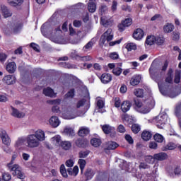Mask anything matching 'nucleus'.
Instances as JSON below:
<instances>
[{
    "label": "nucleus",
    "mask_w": 181,
    "mask_h": 181,
    "mask_svg": "<svg viewBox=\"0 0 181 181\" xmlns=\"http://www.w3.org/2000/svg\"><path fill=\"white\" fill-rule=\"evenodd\" d=\"M149 73L151 78L156 81V83H158V88L160 90V93L163 95H168V90L169 89V87L173 84V77H172V74H173V70L169 69L168 72L167 74V77L165 78V82L162 83V81L160 80V78H158L155 76L153 74V67L151 66L149 69Z\"/></svg>",
    "instance_id": "obj_1"
},
{
    "label": "nucleus",
    "mask_w": 181,
    "mask_h": 181,
    "mask_svg": "<svg viewBox=\"0 0 181 181\" xmlns=\"http://www.w3.org/2000/svg\"><path fill=\"white\" fill-rule=\"evenodd\" d=\"M87 103L86 100L82 99L78 100L76 103L73 105V108L70 109H62V117L64 119H74V118H77V117H81V115L77 112V110L78 108H81V107H84V105Z\"/></svg>",
    "instance_id": "obj_2"
},
{
    "label": "nucleus",
    "mask_w": 181,
    "mask_h": 181,
    "mask_svg": "<svg viewBox=\"0 0 181 181\" xmlns=\"http://www.w3.org/2000/svg\"><path fill=\"white\" fill-rule=\"evenodd\" d=\"M16 158H18V153L13 154L11 160L8 165V167L10 169V171L13 172V176H17L18 179H25V174L22 172L21 166H19L18 164H14L15 159H16Z\"/></svg>",
    "instance_id": "obj_3"
},
{
    "label": "nucleus",
    "mask_w": 181,
    "mask_h": 181,
    "mask_svg": "<svg viewBox=\"0 0 181 181\" xmlns=\"http://www.w3.org/2000/svg\"><path fill=\"white\" fill-rule=\"evenodd\" d=\"M154 105L155 100H151V102L147 100L144 104L139 100H135V110L140 114H148L153 108Z\"/></svg>",
    "instance_id": "obj_4"
},
{
    "label": "nucleus",
    "mask_w": 181,
    "mask_h": 181,
    "mask_svg": "<svg viewBox=\"0 0 181 181\" xmlns=\"http://www.w3.org/2000/svg\"><path fill=\"white\" fill-rule=\"evenodd\" d=\"M153 122H155L157 127L160 129H163V127L168 122V115L160 114L153 119Z\"/></svg>",
    "instance_id": "obj_5"
},
{
    "label": "nucleus",
    "mask_w": 181,
    "mask_h": 181,
    "mask_svg": "<svg viewBox=\"0 0 181 181\" xmlns=\"http://www.w3.org/2000/svg\"><path fill=\"white\" fill-rule=\"evenodd\" d=\"M114 39L112 29L108 28L100 37V45H105V42H111Z\"/></svg>",
    "instance_id": "obj_6"
},
{
    "label": "nucleus",
    "mask_w": 181,
    "mask_h": 181,
    "mask_svg": "<svg viewBox=\"0 0 181 181\" xmlns=\"http://www.w3.org/2000/svg\"><path fill=\"white\" fill-rule=\"evenodd\" d=\"M26 144L28 148H39L40 143L37 141L35 136L33 134H28L26 136Z\"/></svg>",
    "instance_id": "obj_7"
},
{
    "label": "nucleus",
    "mask_w": 181,
    "mask_h": 181,
    "mask_svg": "<svg viewBox=\"0 0 181 181\" xmlns=\"http://www.w3.org/2000/svg\"><path fill=\"white\" fill-rule=\"evenodd\" d=\"M0 138L4 145H6V146L11 145V137H9V135H8V133L4 129H0Z\"/></svg>",
    "instance_id": "obj_8"
},
{
    "label": "nucleus",
    "mask_w": 181,
    "mask_h": 181,
    "mask_svg": "<svg viewBox=\"0 0 181 181\" xmlns=\"http://www.w3.org/2000/svg\"><path fill=\"white\" fill-rule=\"evenodd\" d=\"M23 26V24H22V22L16 20L11 23L10 29H11V30H13L14 33H18V32H20V30L22 29Z\"/></svg>",
    "instance_id": "obj_9"
},
{
    "label": "nucleus",
    "mask_w": 181,
    "mask_h": 181,
    "mask_svg": "<svg viewBox=\"0 0 181 181\" xmlns=\"http://www.w3.org/2000/svg\"><path fill=\"white\" fill-rule=\"evenodd\" d=\"M2 81L7 86H12L16 83V77L13 75H7L3 78Z\"/></svg>",
    "instance_id": "obj_10"
},
{
    "label": "nucleus",
    "mask_w": 181,
    "mask_h": 181,
    "mask_svg": "<svg viewBox=\"0 0 181 181\" xmlns=\"http://www.w3.org/2000/svg\"><path fill=\"white\" fill-rule=\"evenodd\" d=\"M0 12H1L2 16H4L5 19H6V18H11V16H12V11H11L9 8H8V6L4 4L0 5Z\"/></svg>",
    "instance_id": "obj_11"
},
{
    "label": "nucleus",
    "mask_w": 181,
    "mask_h": 181,
    "mask_svg": "<svg viewBox=\"0 0 181 181\" xmlns=\"http://www.w3.org/2000/svg\"><path fill=\"white\" fill-rule=\"evenodd\" d=\"M114 21L111 19V17L108 16H102L100 18V23L105 28H108L110 26H112Z\"/></svg>",
    "instance_id": "obj_12"
},
{
    "label": "nucleus",
    "mask_w": 181,
    "mask_h": 181,
    "mask_svg": "<svg viewBox=\"0 0 181 181\" xmlns=\"http://www.w3.org/2000/svg\"><path fill=\"white\" fill-rule=\"evenodd\" d=\"M38 141L43 142L46 139V134H45V131L42 129H37L35 132V134H33Z\"/></svg>",
    "instance_id": "obj_13"
},
{
    "label": "nucleus",
    "mask_w": 181,
    "mask_h": 181,
    "mask_svg": "<svg viewBox=\"0 0 181 181\" xmlns=\"http://www.w3.org/2000/svg\"><path fill=\"white\" fill-rule=\"evenodd\" d=\"M145 36V32L141 28H137L134 31L133 37L136 40H142Z\"/></svg>",
    "instance_id": "obj_14"
},
{
    "label": "nucleus",
    "mask_w": 181,
    "mask_h": 181,
    "mask_svg": "<svg viewBox=\"0 0 181 181\" xmlns=\"http://www.w3.org/2000/svg\"><path fill=\"white\" fill-rule=\"evenodd\" d=\"M46 30H53V28L50 27V23H44L42 27H41V32L43 36H50L52 35V33H46Z\"/></svg>",
    "instance_id": "obj_15"
},
{
    "label": "nucleus",
    "mask_w": 181,
    "mask_h": 181,
    "mask_svg": "<svg viewBox=\"0 0 181 181\" xmlns=\"http://www.w3.org/2000/svg\"><path fill=\"white\" fill-rule=\"evenodd\" d=\"M100 80L103 84H108L112 80V76L110 74H103L100 77Z\"/></svg>",
    "instance_id": "obj_16"
},
{
    "label": "nucleus",
    "mask_w": 181,
    "mask_h": 181,
    "mask_svg": "<svg viewBox=\"0 0 181 181\" xmlns=\"http://www.w3.org/2000/svg\"><path fill=\"white\" fill-rule=\"evenodd\" d=\"M11 115L15 118H23L25 113L11 106Z\"/></svg>",
    "instance_id": "obj_17"
},
{
    "label": "nucleus",
    "mask_w": 181,
    "mask_h": 181,
    "mask_svg": "<svg viewBox=\"0 0 181 181\" xmlns=\"http://www.w3.org/2000/svg\"><path fill=\"white\" fill-rule=\"evenodd\" d=\"M69 35L71 36H74L75 35H77V36H79V37H84L86 36V33H83L81 31L76 32V29H74L73 26H71V24H69ZM82 33V34H81Z\"/></svg>",
    "instance_id": "obj_18"
},
{
    "label": "nucleus",
    "mask_w": 181,
    "mask_h": 181,
    "mask_svg": "<svg viewBox=\"0 0 181 181\" xmlns=\"http://www.w3.org/2000/svg\"><path fill=\"white\" fill-rule=\"evenodd\" d=\"M6 69L8 73L10 74H13L15 71H16V63L15 62H9L6 66Z\"/></svg>",
    "instance_id": "obj_19"
},
{
    "label": "nucleus",
    "mask_w": 181,
    "mask_h": 181,
    "mask_svg": "<svg viewBox=\"0 0 181 181\" xmlns=\"http://www.w3.org/2000/svg\"><path fill=\"white\" fill-rule=\"evenodd\" d=\"M25 142H26V137L24 136L19 137L15 142L14 146L17 148V149H21L23 145H25Z\"/></svg>",
    "instance_id": "obj_20"
},
{
    "label": "nucleus",
    "mask_w": 181,
    "mask_h": 181,
    "mask_svg": "<svg viewBox=\"0 0 181 181\" xmlns=\"http://www.w3.org/2000/svg\"><path fill=\"white\" fill-rule=\"evenodd\" d=\"M43 94H45L46 97H50L51 98H53L56 97L57 93H54V90H53V89H52L50 87H47L44 88Z\"/></svg>",
    "instance_id": "obj_21"
},
{
    "label": "nucleus",
    "mask_w": 181,
    "mask_h": 181,
    "mask_svg": "<svg viewBox=\"0 0 181 181\" xmlns=\"http://www.w3.org/2000/svg\"><path fill=\"white\" fill-rule=\"evenodd\" d=\"M49 122L53 128H57L60 125V120L57 116H52L49 120Z\"/></svg>",
    "instance_id": "obj_22"
},
{
    "label": "nucleus",
    "mask_w": 181,
    "mask_h": 181,
    "mask_svg": "<svg viewBox=\"0 0 181 181\" xmlns=\"http://www.w3.org/2000/svg\"><path fill=\"white\" fill-rule=\"evenodd\" d=\"M154 159L159 161L166 160L168 159V154L163 152L156 153L154 154Z\"/></svg>",
    "instance_id": "obj_23"
},
{
    "label": "nucleus",
    "mask_w": 181,
    "mask_h": 181,
    "mask_svg": "<svg viewBox=\"0 0 181 181\" xmlns=\"http://www.w3.org/2000/svg\"><path fill=\"white\" fill-rule=\"evenodd\" d=\"M142 76L141 75H135L130 80L131 86H138L141 83Z\"/></svg>",
    "instance_id": "obj_24"
},
{
    "label": "nucleus",
    "mask_w": 181,
    "mask_h": 181,
    "mask_svg": "<svg viewBox=\"0 0 181 181\" xmlns=\"http://www.w3.org/2000/svg\"><path fill=\"white\" fill-rule=\"evenodd\" d=\"M51 142L54 146H60L62 145V137L60 135L54 136L51 139Z\"/></svg>",
    "instance_id": "obj_25"
},
{
    "label": "nucleus",
    "mask_w": 181,
    "mask_h": 181,
    "mask_svg": "<svg viewBox=\"0 0 181 181\" xmlns=\"http://www.w3.org/2000/svg\"><path fill=\"white\" fill-rule=\"evenodd\" d=\"M75 144L78 148H84V146H87V145H88V141L84 139H78L75 141Z\"/></svg>",
    "instance_id": "obj_26"
},
{
    "label": "nucleus",
    "mask_w": 181,
    "mask_h": 181,
    "mask_svg": "<svg viewBox=\"0 0 181 181\" xmlns=\"http://www.w3.org/2000/svg\"><path fill=\"white\" fill-rule=\"evenodd\" d=\"M131 109V102L129 101H124L121 104V110L123 112H127Z\"/></svg>",
    "instance_id": "obj_27"
},
{
    "label": "nucleus",
    "mask_w": 181,
    "mask_h": 181,
    "mask_svg": "<svg viewBox=\"0 0 181 181\" xmlns=\"http://www.w3.org/2000/svg\"><path fill=\"white\" fill-rule=\"evenodd\" d=\"M102 129L105 134H111V132H115V128L108 124L102 126Z\"/></svg>",
    "instance_id": "obj_28"
},
{
    "label": "nucleus",
    "mask_w": 181,
    "mask_h": 181,
    "mask_svg": "<svg viewBox=\"0 0 181 181\" xmlns=\"http://www.w3.org/2000/svg\"><path fill=\"white\" fill-rule=\"evenodd\" d=\"M174 29L175 25L170 23H168L163 26V30L165 33H170L171 32H173Z\"/></svg>",
    "instance_id": "obj_29"
},
{
    "label": "nucleus",
    "mask_w": 181,
    "mask_h": 181,
    "mask_svg": "<svg viewBox=\"0 0 181 181\" xmlns=\"http://www.w3.org/2000/svg\"><path fill=\"white\" fill-rule=\"evenodd\" d=\"M78 134L79 136H86L90 134V129L86 127H82L78 130Z\"/></svg>",
    "instance_id": "obj_30"
},
{
    "label": "nucleus",
    "mask_w": 181,
    "mask_h": 181,
    "mask_svg": "<svg viewBox=\"0 0 181 181\" xmlns=\"http://www.w3.org/2000/svg\"><path fill=\"white\" fill-rule=\"evenodd\" d=\"M155 42H156V37L154 35H148L146 40V45L148 46H152V45H155Z\"/></svg>",
    "instance_id": "obj_31"
},
{
    "label": "nucleus",
    "mask_w": 181,
    "mask_h": 181,
    "mask_svg": "<svg viewBox=\"0 0 181 181\" xmlns=\"http://www.w3.org/2000/svg\"><path fill=\"white\" fill-rule=\"evenodd\" d=\"M24 0H7L10 6H21L23 4Z\"/></svg>",
    "instance_id": "obj_32"
},
{
    "label": "nucleus",
    "mask_w": 181,
    "mask_h": 181,
    "mask_svg": "<svg viewBox=\"0 0 181 181\" xmlns=\"http://www.w3.org/2000/svg\"><path fill=\"white\" fill-rule=\"evenodd\" d=\"M88 10L91 13H94L97 11V4L94 1H89L88 4Z\"/></svg>",
    "instance_id": "obj_33"
},
{
    "label": "nucleus",
    "mask_w": 181,
    "mask_h": 181,
    "mask_svg": "<svg viewBox=\"0 0 181 181\" xmlns=\"http://www.w3.org/2000/svg\"><path fill=\"white\" fill-rule=\"evenodd\" d=\"M64 134L68 136H73V135H74V129L69 126H66L64 129Z\"/></svg>",
    "instance_id": "obj_34"
},
{
    "label": "nucleus",
    "mask_w": 181,
    "mask_h": 181,
    "mask_svg": "<svg viewBox=\"0 0 181 181\" xmlns=\"http://www.w3.org/2000/svg\"><path fill=\"white\" fill-rule=\"evenodd\" d=\"M67 172L70 176H77L78 175V166L76 165L74 168H69Z\"/></svg>",
    "instance_id": "obj_35"
},
{
    "label": "nucleus",
    "mask_w": 181,
    "mask_h": 181,
    "mask_svg": "<svg viewBox=\"0 0 181 181\" xmlns=\"http://www.w3.org/2000/svg\"><path fill=\"white\" fill-rule=\"evenodd\" d=\"M90 144L95 148H98L101 145V139L100 138H93L90 140Z\"/></svg>",
    "instance_id": "obj_36"
},
{
    "label": "nucleus",
    "mask_w": 181,
    "mask_h": 181,
    "mask_svg": "<svg viewBox=\"0 0 181 181\" xmlns=\"http://www.w3.org/2000/svg\"><path fill=\"white\" fill-rule=\"evenodd\" d=\"M141 138L144 141H149L152 138V134L151 132L144 131L141 134Z\"/></svg>",
    "instance_id": "obj_37"
},
{
    "label": "nucleus",
    "mask_w": 181,
    "mask_h": 181,
    "mask_svg": "<svg viewBox=\"0 0 181 181\" xmlns=\"http://www.w3.org/2000/svg\"><path fill=\"white\" fill-rule=\"evenodd\" d=\"M61 146L64 151H69L71 148V142L69 141H62L61 143Z\"/></svg>",
    "instance_id": "obj_38"
},
{
    "label": "nucleus",
    "mask_w": 181,
    "mask_h": 181,
    "mask_svg": "<svg viewBox=\"0 0 181 181\" xmlns=\"http://www.w3.org/2000/svg\"><path fill=\"white\" fill-rule=\"evenodd\" d=\"M96 105L99 110H101L102 108H104L105 105V101L103 98H97Z\"/></svg>",
    "instance_id": "obj_39"
},
{
    "label": "nucleus",
    "mask_w": 181,
    "mask_h": 181,
    "mask_svg": "<svg viewBox=\"0 0 181 181\" xmlns=\"http://www.w3.org/2000/svg\"><path fill=\"white\" fill-rule=\"evenodd\" d=\"M118 148V144L115 141H109L107 143V148L110 150L117 149Z\"/></svg>",
    "instance_id": "obj_40"
},
{
    "label": "nucleus",
    "mask_w": 181,
    "mask_h": 181,
    "mask_svg": "<svg viewBox=\"0 0 181 181\" xmlns=\"http://www.w3.org/2000/svg\"><path fill=\"white\" fill-rule=\"evenodd\" d=\"M125 48L128 52H131L132 50H136V44L134 42H129L126 45Z\"/></svg>",
    "instance_id": "obj_41"
},
{
    "label": "nucleus",
    "mask_w": 181,
    "mask_h": 181,
    "mask_svg": "<svg viewBox=\"0 0 181 181\" xmlns=\"http://www.w3.org/2000/svg\"><path fill=\"white\" fill-rule=\"evenodd\" d=\"M154 140L156 142L162 144V142H163V141H165V137H163L162 136V134L157 133L154 135Z\"/></svg>",
    "instance_id": "obj_42"
},
{
    "label": "nucleus",
    "mask_w": 181,
    "mask_h": 181,
    "mask_svg": "<svg viewBox=\"0 0 181 181\" xmlns=\"http://www.w3.org/2000/svg\"><path fill=\"white\" fill-rule=\"evenodd\" d=\"M155 156H146L145 157V162L149 165H153V163H155Z\"/></svg>",
    "instance_id": "obj_43"
},
{
    "label": "nucleus",
    "mask_w": 181,
    "mask_h": 181,
    "mask_svg": "<svg viewBox=\"0 0 181 181\" xmlns=\"http://www.w3.org/2000/svg\"><path fill=\"white\" fill-rule=\"evenodd\" d=\"M170 176H174V175L175 176H181V168L179 166H177L175 169H174V174L173 173L168 172Z\"/></svg>",
    "instance_id": "obj_44"
},
{
    "label": "nucleus",
    "mask_w": 181,
    "mask_h": 181,
    "mask_svg": "<svg viewBox=\"0 0 181 181\" xmlns=\"http://www.w3.org/2000/svg\"><path fill=\"white\" fill-rule=\"evenodd\" d=\"M93 46H94V42L93 41H89L83 48V50L85 52H88V50H91L93 49Z\"/></svg>",
    "instance_id": "obj_45"
},
{
    "label": "nucleus",
    "mask_w": 181,
    "mask_h": 181,
    "mask_svg": "<svg viewBox=\"0 0 181 181\" xmlns=\"http://www.w3.org/2000/svg\"><path fill=\"white\" fill-rule=\"evenodd\" d=\"M78 163L79 165L81 172V173H83V171L84 170V168H86V160L79 159L78 161Z\"/></svg>",
    "instance_id": "obj_46"
},
{
    "label": "nucleus",
    "mask_w": 181,
    "mask_h": 181,
    "mask_svg": "<svg viewBox=\"0 0 181 181\" xmlns=\"http://www.w3.org/2000/svg\"><path fill=\"white\" fill-rule=\"evenodd\" d=\"M107 11H108V7H107L106 5H102L99 8V13H100V15H105V13H107Z\"/></svg>",
    "instance_id": "obj_47"
},
{
    "label": "nucleus",
    "mask_w": 181,
    "mask_h": 181,
    "mask_svg": "<svg viewBox=\"0 0 181 181\" xmlns=\"http://www.w3.org/2000/svg\"><path fill=\"white\" fill-rule=\"evenodd\" d=\"M134 95H136V97L142 98L144 97V90L141 88L135 89L134 91Z\"/></svg>",
    "instance_id": "obj_48"
},
{
    "label": "nucleus",
    "mask_w": 181,
    "mask_h": 181,
    "mask_svg": "<svg viewBox=\"0 0 181 181\" xmlns=\"http://www.w3.org/2000/svg\"><path fill=\"white\" fill-rule=\"evenodd\" d=\"M132 132H134V134H138V132L141 131V126H139V124H132Z\"/></svg>",
    "instance_id": "obj_49"
},
{
    "label": "nucleus",
    "mask_w": 181,
    "mask_h": 181,
    "mask_svg": "<svg viewBox=\"0 0 181 181\" xmlns=\"http://www.w3.org/2000/svg\"><path fill=\"white\" fill-rule=\"evenodd\" d=\"M47 104H50V105H60V103H62V100L60 99H55L47 100Z\"/></svg>",
    "instance_id": "obj_50"
},
{
    "label": "nucleus",
    "mask_w": 181,
    "mask_h": 181,
    "mask_svg": "<svg viewBox=\"0 0 181 181\" xmlns=\"http://www.w3.org/2000/svg\"><path fill=\"white\" fill-rule=\"evenodd\" d=\"M60 173L62 175L63 177H67V170H66L64 164H62L60 166Z\"/></svg>",
    "instance_id": "obj_51"
},
{
    "label": "nucleus",
    "mask_w": 181,
    "mask_h": 181,
    "mask_svg": "<svg viewBox=\"0 0 181 181\" xmlns=\"http://www.w3.org/2000/svg\"><path fill=\"white\" fill-rule=\"evenodd\" d=\"M74 97V89H71L64 95V98H73Z\"/></svg>",
    "instance_id": "obj_52"
},
{
    "label": "nucleus",
    "mask_w": 181,
    "mask_h": 181,
    "mask_svg": "<svg viewBox=\"0 0 181 181\" xmlns=\"http://www.w3.org/2000/svg\"><path fill=\"white\" fill-rule=\"evenodd\" d=\"M126 28L128 26H131L132 25V18H126L124 21L122 22Z\"/></svg>",
    "instance_id": "obj_53"
},
{
    "label": "nucleus",
    "mask_w": 181,
    "mask_h": 181,
    "mask_svg": "<svg viewBox=\"0 0 181 181\" xmlns=\"http://www.w3.org/2000/svg\"><path fill=\"white\" fill-rule=\"evenodd\" d=\"M83 8H86V6L82 3H78L73 6V9H75V11H79V9H83Z\"/></svg>",
    "instance_id": "obj_54"
},
{
    "label": "nucleus",
    "mask_w": 181,
    "mask_h": 181,
    "mask_svg": "<svg viewBox=\"0 0 181 181\" xmlns=\"http://www.w3.org/2000/svg\"><path fill=\"white\" fill-rule=\"evenodd\" d=\"M90 152L86 151H81L78 153V156L81 159H84L86 158V156H88V154Z\"/></svg>",
    "instance_id": "obj_55"
},
{
    "label": "nucleus",
    "mask_w": 181,
    "mask_h": 181,
    "mask_svg": "<svg viewBox=\"0 0 181 181\" xmlns=\"http://www.w3.org/2000/svg\"><path fill=\"white\" fill-rule=\"evenodd\" d=\"M174 81L176 83V84L180 83V71H177L175 72Z\"/></svg>",
    "instance_id": "obj_56"
},
{
    "label": "nucleus",
    "mask_w": 181,
    "mask_h": 181,
    "mask_svg": "<svg viewBox=\"0 0 181 181\" xmlns=\"http://www.w3.org/2000/svg\"><path fill=\"white\" fill-rule=\"evenodd\" d=\"M112 73L115 74V76H119L121 73H122V69L116 67L112 70Z\"/></svg>",
    "instance_id": "obj_57"
},
{
    "label": "nucleus",
    "mask_w": 181,
    "mask_h": 181,
    "mask_svg": "<svg viewBox=\"0 0 181 181\" xmlns=\"http://www.w3.org/2000/svg\"><path fill=\"white\" fill-rule=\"evenodd\" d=\"M125 140L130 145H132V144H134V139H132V136H131V135H129V134H126L125 135Z\"/></svg>",
    "instance_id": "obj_58"
},
{
    "label": "nucleus",
    "mask_w": 181,
    "mask_h": 181,
    "mask_svg": "<svg viewBox=\"0 0 181 181\" xmlns=\"http://www.w3.org/2000/svg\"><path fill=\"white\" fill-rule=\"evenodd\" d=\"M65 165L67 168H73V166H74V160L69 159L66 160Z\"/></svg>",
    "instance_id": "obj_59"
},
{
    "label": "nucleus",
    "mask_w": 181,
    "mask_h": 181,
    "mask_svg": "<svg viewBox=\"0 0 181 181\" xmlns=\"http://www.w3.org/2000/svg\"><path fill=\"white\" fill-rule=\"evenodd\" d=\"M175 115L178 118H180V115H181V105H177L176 107V108H175Z\"/></svg>",
    "instance_id": "obj_60"
},
{
    "label": "nucleus",
    "mask_w": 181,
    "mask_h": 181,
    "mask_svg": "<svg viewBox=\"0 0 181 181\" xmlns=\"http://www.w3.org/2000/svg\"><path fill=\"white\" fill-rule=\"evenodd\" d=\"M54 36H59V35H62V29H60V26H57L54 28Z\"/></svg>",
    "instance_id": "obj_61"
},
{
    "label": "nucleus",
    "mask_w": 181,
    "mask_h": 181,
    "mask_svg": "<svg viewBox=\"0 0 181 181\" xmlns=\"http://www.w3.org/2000/svg\"><path fill=\"white\" fill-rule=\"evenodd\" d=\"M52 41L54 42V43H58L59 45H63V43H64V41H63L62 37L52 38Z\"/></svg>",
    "instance_id": "obj_62"
},
{
    "label": "nucleus",
    "mask_w": 181,
    "mask_h": 181,
    "mask_svg": "<svg viewBox=\"0 0 181 181\" xmlns=\"http://www.w3.org/2000/svg\"><path fill=\"white\" fill-rule=\"evenodd\" d=\"M3 179L5 181H9V180H11V179H12V176L11 175V174H9L8 173H4L3 174Z\"/></svg>",
    "instance_id": "obj_63"
},
{
    "label": "nucleus",
    "mask_w": 181,
    "mask_h": 181,
    "mask_svg": "<svg viewBox=\"0 0 181 181\" xmlns=\"http://www.w3.org/2000/svg\"><path fill=\"white\" fill-rule=\"evenodd\" d=\"M163 42H164V40L162 37H159V36L156 37L155 43H156V45H160L163 44Z\"/></svg>",
    "instance_id": "obj_64"
}]
</instances>
